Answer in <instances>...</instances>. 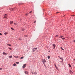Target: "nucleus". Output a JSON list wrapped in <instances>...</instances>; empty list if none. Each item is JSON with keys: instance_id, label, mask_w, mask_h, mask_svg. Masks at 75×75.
<instances>
[{"instance_id": "obj_1", "label": "nucleus", "mask_w": 75, "mask_h": 75, "mask_svg": "<svg viewBox=\"0 0 75 75\" xmlns=\"http://www.w3.org/2000/svg\"><path fill=\"white\" fill-rule=\"evenodd\" d=\"M52 46L54 47L53 49H55V44H53Z\"/></svg>"}, {"instance_id": "obj_2", "label": "nucleus", "mask_w": 75, "mask_h": 75, "mask_svg": "<svg viewBox=\"0 0 75 75\" xmlns=\"http://www.w3.org/2000/svg\"><path fill=\"white\" fill-rule=\"evenodd\" d=\"M26 65H27L26 64H23V68H25V66Z\"/></svg>"}, {"instance_id": "obj_3", "label": "nucleus", "mask_w": 75, "mask_h": 75, "mask_svg": "<svg viewBox=\"0 0 75 75\" xmlns=\"http://www.w3.org/2000/svg\"><path fill=\"white\" fill-rule=\"evenodd\" d=\"M13 21H11L10 22V24H13Z\"/></svg>"}, {"instance_id": "obj_4", "label": "nucleus", "mask_w": 75, "mask_h": 75, "mask_svg": "<svg viewBox=\"0 0 75 75\" xmlns=\"http://www.w3.org/2000/svg\"><path fill=\"white\" fill-rule=\"evenodd\" d=\"M43 62H46V60L45 59H44Z\"/></svg>"}, {"instance_id": "obj_5", "label": "nucleus", "mask_w": 75, "mask_h": 75, "mask_svg": "<svg viewBox=\"0 0 75 75\" xmlns=\"http://www.w3.org/2000/svg\"><path fill=\"white\" fill-rule=\"evenodd\" d=\"M7 34H8V33H7V32H5L4 34H5V35H7Z\"/></svg>"}, {"instance_id": "obj_6", "label": "nucleus", "mask_w": 75, "mask_h": 75, "mask_svg": "<svg viewBox=\"0 0 75 75\" xmlns=\"http://www.w3.org/2000/svg\"><path fill=\"white\" fill-rule=\"evenodd\" d=\"M25 74H28V72L26 71L25 72Z\"/></svg>"}, {"instance_id": "obj_7", "label": "nucleus", "mask_w": 75, "mask_h": 75, "mask_svg": "<svg viewBox=\"0 0 75 75\" xmlns=\"http://www.w3.org/2000/svg\"><path fill=\"white\" fill-rule=\"evenodd\" d=\"M6 17H7V15H5V16H4V18H7Z\"/></svg>"}, {"instance_id": "obj_8", "label": "nucleus", "mask_w": 75, "mask_h": 75, "mask_svg": "<svg viewBox=\"0 0 75 75\" xmlns=\"http://www.w3.org/2000/svg\"><path fill=\"white\" fill-rule=\"evenodd\" d=\"M29 13H27L26 14H25V16H28V15Z\"/></svg>"}, {"instance_id": "obj_9", "label": "nucleus", "mask_w": 75, "mask_h": 75, "mask_svg": "<svg viewBox=\"0 0 75 75\" xmlns=\"http://www.w3.org/2000/svg\"><path fill=\"white\" fill-rule=\"evenodd\" d=\"M3 55H6V53L4 52L3 53Z\"/></svg>"}, {"instance_id": "obj_10", "label": "nucleus", "mask_w": 75, "mask_h": 75, "mask_svg": "<svg viewBox=\"0 0 75 75\" xmlns=\"http://www.w3.org/2000/svg\"><path fill=\"white\" fill-rule=\"evenodd\" d=\"M61 50H63V51H64V50L63 48H62L61 47Z\"/></svg>"}, {"instance_id": "obj_11", "label": "nucleus", "mask_w": 75, "mask_h": 75, "mask_svg": "<svg viewBox=\"0 0 75 75\" xmlns=\"http://www.w3.org/2000/svg\"><path fill=\"white\" fill-rule=\"evenodd\" d=\"M9 58H12V56H9Z\"/></svg>"}, {"instance_id": "obj_12", "label": "nucleus", "mask_w": 75, "mask_h": 75, "mask_svg": "<svg viewBox=\"0 0 75 75\" xmlns=\"http://www.w3.org/2000/svg\"><path fill=\"white\" fill-rule=\"evenodd\" d=\"M21 30L22 31H24V28H22Z\"/></svg>"}, {"instance_id": "obj_13", "label": "nucleus", "mask_w": 75, "mask_h": 75, "mask_svg": "<svg viewBox=\"0 0 75 75\" xmlns=\"http://www.w3.org/2000/svg\"><path fill=\"white\" fill-rule=\"evenodd\" d=\"M47 58H48V59H50V57L48 56L47 57Z\"/></svg>"}, {"instance_id": "obj_14", "label": "nucleus", "mask_w": 75, "mask_h": 75, "mask_svg": "<svg viewBox=\"0 0 75 75\" xmlns=\"http://www.w3.org/2000/svg\"><path fill=\"white\" fill-rule=\"evenodd\" d=\"M13 66H16V64L15 63H14L13 64Z\"/></svg>"}, {"instance_id": "obj_15", "label": "nucleus", "mask_w": 75, "mask_h": 75, "mask_svg": "<svg viewBox=\"0 0 75 75\" xmlns=\"http://www.w3.org/2000/svg\"><path fill=\"white\" fill-rule=\"evenodd\" d=\"M11 28V30H14V29H13V28Z\"/></svg>"}, {"instance_id": "obj_16", "label": "nucleus", "mask_w": 75, "mask_h": 75, "mask_svg": "<svg viewBox=\"0 0 75 75\" xmlns=\"http://www.w3.org/2000/svg\"><path fill=\"white\" fill-rule=\"evenodd\" d=\"M16 64H19V62H16Z\"/></svg>"}, {"instance_id": "obj_17", "label": "nucleus", "mask_w": 75, "mask_h": 75, "mask_svg": "<svg viewBox=\"0 0 75 75\" xmlns=\"http://www.w3.org/2000/svg\"><path fill=\"white\" fill-rule=\"evenodd\" d=\"M69 65L70 67H71V65L70 64H69Z\"/></svg>"}, {"instance_id": "obj_18", "label": "nucleus", "mask_w": 75, "mask_h": 75, "mask_svg": "<svg viewBox=\"0 0 75 75\" xmlns=\"http://www.w3.org/2000/svg\"><path fill=\"white\" fill-rule=\"evenodd\" d=\"M23 57H22L21 58V59H23Z\"/></svg>"}, {"instance_id": "obj_19", "label": "nucleus", "mask_w": 75, "mask_h": 75, "mask_svg": "<svg viewBox=\"0 0 75 75\" xmlns=\"http://www.w3.org/2000/svg\"><path fill=\"white\" fill-rule=\"evenodd\" d=\"M34 23H36V21H34Z\"/></svg>"}, {"instance_id": "obj_20", "label": "nucleus", "mask_w": 75, "mask_h": 75, "mask_svg": "<svg viewBox=\"0 0 75 75\" xmlns=\"http://www.w3.org/2000/svg\"><path fill=\"white\" fill-rule=\"evenodd\" d=\"M37 47H36L34 48V50H37Z\"/></svg>"}, {"instance_id": "obj_21", "label": "nucleus", "mask_w": 75, "mask_h": 75, "mask_svg": "<svg viewBox=\"0 0 75 75\" xmlns=\"http://www.w3.org/2000/svg\"><path fill=\"white\" fill-rule=\"evenodd\" d=\"M32 13V11H30V12L29 13Z\"/></svg>"}, {"instance_id": "obj_22", "label": "nucleus", "mask_w": 75, "mask_h": 75, "mask_svg": "<svg viewBox=\"0 0 75 75\" xmlns=\"http://www.w3.org/2000/svg\"><path fill=\"white\" fill-rule=\"evenodd\" d=\"M62 40H64V39H65V38H62Z\"/></svg>"}, {"instance_id": "obj_23", "label": "nucleus", "mask_w": 75, "mask_h": 75, "mask_svg": "<svg viewBox=\"0 0 75 75\" xmlns=\"http://www.w3.org/2000/svg\"><path fill=\"white\" fill-rule=\"evenodd\" d=\"M62 37H63V36H62V35H61L60 38H62Z\"/></svg>"}, {"instance_id": "obj_24", "label": "nucleus", "mask_w": 75, "mask_h": 75, "mask_svg": "<svg viewBox=\"0 0 75 75\" xmlns=\"http://www.w3.org/2000/svg\"><path fill=\"white\" fill-rule=\"evenodd\" d=\"M16 58H18V56H17L16 57Z\"/></svg>"}, {"instance_id": "obj_25", "label": "nucleus", "mask_w": 75, "mask_h": 75, "mask_svg": "<svg viewBox=\"0 0 75 75\" xmlns=\"http://www.w3.org/2000/svg\"><path fill=\"white\" fill-rule=\"evenodd\" d=\"M73 42H75V41L74 40H73Z\"/></svg>"}, {"instance_id": "obj_26", "label": "nucleus", "mask_w": 75, "mask_h": 75, "mask_svg": "<svg viewBox=\"0 0 75 75\" xmlns=\"http://www.w3.org/2000/svg\"><path fill=\"white\" fill-rule=\"evenodd\" d=\"M9 46H10V47H11V45H8Z\"/></svg>"}, {"instance_id": "obj_27", "label": "nucleus", "mask_w": 75, "mask_h": 75, "mask_svg": "<svg viewBox=\"0 0 75 75\" xmlns=\"http://www.w3.org/2000/svg\"><path fill=\"white\" fill-rule=\"evenodd\" d=\"M9 49H10V50H11V49L10 48H9Z\"/></svg>"}, {"instance_id": "obj_28", "label": "nucleus", "mask_w": 75, "mask_h": 75, "mask_svg": "<svg viewBox=\"0 0 75 75\" xmlns=\"http://www.w3.org/2000/svg\"><path fill=\"white\" fill-rule=\"evenodd\" d=\"M60 59H62V57H61Z\"/></svg>"}, {"instance_id": "obj_29", "label": "nucleus", "mask_w": 75, "mask_h": 75, "mask_svg": "<svg viewBox=\"0 0 75 75\" xmlns=\"http://www.w3.org/2000/svg\"><path fill=\"white\" fill-rule=\"evenodd\" d=\"M2 69L1 68H0V70H1Z\"/></svg>"}, {"instance_id": "obj_30", "label": "nucleus", "mask_w": 75, "mask_h": 75, "mask_svg": "<svg viewBox=\"0 0 75 75\" xmlns=\"http://www.w3.org/2000/svg\"><path fill=\"white\" fill-rule=\"evenodd\" d=\"M0 35H2V34H1V33H0Z\"/></svg>"}, {"instance_id": "obj_31", "label": "nucleus", "mask_w": 75, "mask_h": 75, "mask_svg": "<svg viewBox=\"0 0 75 75\" xmlns=\"http://www.w3.org/2000/svg\"><path fill=\"white\" fill-rule=\"evenodd\" d=\"M7 54H8V53H6V54H5V55H7Z\"/></svg>"}, {"instance_id": "obj_32", "label": "nucleus", "mask_w": 75, "mask_h": 75, "mask_svg": "<svg viewBox=\"0 0 75 75\" xmlns=\"http://www.w3.org/2000/svg\"><path fill=\"white\" fill-rule=\"evenodd\" d=\"M71 16H75V15H73Z\"/></svg>"}, {"instance_id": "obj_33", "label": "nucleus", "mask_w": 75, "mask_h": 75, "mask_svg": "<svg viewBox=\"0 0 75 75\" xmlns=\"http://www.w3.org/2000/svg\"><path fill=\"white\" fill-rule=\"evenodd\" d=\"M14 24H15V25H17V24L16 23H14Z\"/></svg>"}, {"instance_id": "obj_34", "label": "nucleus", "mask_w": 75, "mask_h": 75, "mask_svg": "<svg viewBox=\"0 0 75 75\" xmlns=\"http://www.w3.org/2000/svg\"><path fill=\"white\" fill-rule=\"evenodd\" d=\"M58 57H59V58H60V57L59 56H58Z\"/></svg>"}, {"instance_id": "obj_35", "label": "nucleus", "mask_w": 75, "mask_h": 75, "mask_svg": "<svg viewBox=\"0 0 75 75\" xmlns=\"http://www.w3.org/2000/svg\"><path fill=\"white\" fill-rule=\"evenodd\" d=\"M57 13H59V12H57Z\"/></svg>"}, {"instance_id": "obj_36", "label": "nucleus", "mask_w": 75, "mask_h": 75, "mask_svg": "<svg viewBox=\"0 0 75 75\" xmlns=\"http://www.w3.org/2000/svg\"><path fill=\"white\" fill-rule=\"evenodd\" d=\"M56 37H58V35H56Z\"/></svg>"}, {"instance_id": "obj_37", "label": "nucleus", "mask_w": 75, "mask_h": 75, "mask_svg": "<svg viewBox=\"0 0 75 75\" xmlns=\"http://www.w3.org/2000/svg\"><path fill=\"white\" fill-rule=\"evenodd\" d=\"M16 9V8H14V10Z\"/></svg>"}, {"instance_id": "obj_38", "label": "nucleus", "mask_w": 75, "mask_h": 75, "mask_svg": "<svg viewBox=\"0 0 75 75\" xmlns=\"http://www.w3.org/2000/svg\"><path fill=\"white\" fill-rule=\"evenodd\" d=\"M64 16H63V17H64Z\"/></svg>"}, {"instance_id": "obj_39", "label": "nucleus", "mask_w": 75, "mask_h": 75, "mask_svg": "<svg viewBox=\"0 0 75 75\" xmlns=\"http://www.w3.org/2000/svg\"><path fill=\"white\" fill-rule=\"evenodd\" d=\"M45 67H46V66H45Z\"/></svg>"}, {"instance_id": "obj_40", "label": "nucleus", "mask_w": 75, "mask_h": 75, "mask_svg": "<svg viewBox=\"0 0 75 75\" xmlns=\"http://www.w3.org/2000/svg\"><path fill=\"white\" fill-rule=\"evenodd\" d=\"M56 68L57 69V67H56Z\"/></svg>"}, {"instance_id": "obj_41", "label": "nucleus", "mask_w": 75, "mask_h": 75, "mask_svg": "<svg viewBox=\"0 0 75 75\" xmlns=\"http://www.w3.org/2000/svg\"><path fill=\"white\" fill-rule=\"evenodd\" d=\"M12 11H13V10H12Z\"/></svg>"}, {"instance_id": "obj_42", "label": "nucleus", "mask_w": 75, "mask_h": 75, "mask_svg": "<svg viewBox=\"0 0 75 75\" xmlns=\"http://www.w3.org/2000/svg\"><path fill=\"white\" fill-rule=\"evenodd\" d=\"M36 74H37V73H36Z\"/></svg>"}]
</instances>
